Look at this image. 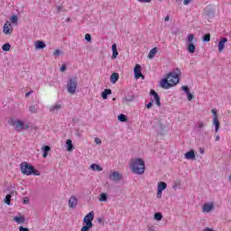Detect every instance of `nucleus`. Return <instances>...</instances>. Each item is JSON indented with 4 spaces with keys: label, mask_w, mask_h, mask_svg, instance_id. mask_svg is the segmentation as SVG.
I'll list each match as a JSON object with an SVG mask.
<instances>
[{
    "label": "nucleus",
    "mask_w": 231,
    "mask_h": 231,
    "mask_svg": "<svg viewBox=\"0 0 231 231\" xmlns=\"http://www.w3.org/2000/svg\"><path fill=\"white\" fill-rule=\"evenodd\" d=\"M180 70L177 72H170L165 79H162L160 82L161 88L162 89H170L180 83Z\"/></svg>",
    "instance_id": "1"
},
{
    "label": "nucleus",
    "mask_w": 231,
    "mask_h": 231,
    "mask_svg": "<svg viewBox=\"0 0 231 231\" xmlns=\"http://www.w3.org/2000/svg\"><path fill=\"white\" fill-rule=\"evenodd\" d=\"M130 169L134 174L142 175L145 172V162L143 159H133L130 162Z\"/></svg>",
    "instance_id": "2"
},
{
    "label": "nucleus",
    "mask_w": 231,
    "mask_h": 231,
    "mask_svg": "<svg viewBox=\"0 0 231 231\" xmlns=\"http://www.w3.org/2000/svg\"><path fill=\"white\" fill-rule=\"evenodd\" d=\"M20 171L24 176H32V174L34 176H41V172L35 170V168L28 162H22L20 164Z\"/></svg>",
    "instance_id": "3"
},
{
    "label": "nucleus",
    "mask_w": 231,
    "mask_h": 231,
    "mask_svg": "<svg viewBox=\"0 0 231 231\" xmlns=\"http://www.w3.org/2000/svg\"><path fill=\"white\" fill-rule=\"evenodd\" d=\"M9 125L14 126V131H23V129H28V125H24V122L19 119L11 118Z\"/></svg>",
    "instance_id": "4"
},
{
    "label": "nucleus",
    "mask_w": 231,
    "mask_h": 231,
    "mask_svg": "<svg viewBox=\"0 0 231 231\" xmlns=\"http://www.w3.org/2000/svg\"><path fill=\"white\" fill-rule=\"evenodd\" d=\"M77 86H79L77 79L76 78L69 79L67 83L68 93H69V95H75V93H77Z\"/></svg>",
    "instance_id": "5"
},
{
    "label": "nucleus",
    "mask_w": 231,
    "mask_h": 231,
    "mask_svg": "<svg viewBox=\"0 0 231 231\" xmlns=\"http://www.w3.org/2000/svg\"><path fill=\"white\" fill-rule=\"evenodd\" d=\"M187 50L189 53H195L196 45H194V34H189L187 37Z\"/></svg>",
    "instance_id": "6"
},
{
    "label": "nucleus",
    "mask_w": 231,
    "mask_h": 231,
    "mask_svg": "<svg viewBox=\"0 0 231 231\" xmlns=\"http://www.w3.org/2000/svg\"><path fill=\"white\" fill-rule=\"evenodd\" d=\"M150 95H151V98H150V101L152 102V103H155L156 106L158 107H160L162 106V98L160 97V96L158 95V92L155 91L154 89H152L150 91Z\"/></svg>",
    "instance_id": "7"
},
{
    "label": "nucleus",
    "mask_w": 231,
    "mask_h": 231,
    "mask_svg": "<svg viewBox=\"0 0 231 231\" xmlns=\"http://www.w3.org/2000/svg\"><path fill=\"white\" fill-rule=\"evenodd\" d=\"M95 219V212L90 211L83 218V225H93V220Z\"/></svg>",
    "instance_id": "8"
},
{
    "label": "nucleus",
    "mask_w": 231,
    "mask_h": 231,
    "mask_svg": "<svg viewBox=\"0 0 231 231\" xmlns=\"http://www.w3.org/2000/svg\"><path fill=\"white\" fill-rule=\"evenodd\" d=\"M134 79H138L142 78V80L145 79V76L142 74V66L140 64H136L134 69Z\"/></svg>",
    "instance_id": "9"
},
{
    "label": "nucleus",
    "mask_w": 231,
    "mask_h": 231,
    "mask_svg": "<svg viewBox=\"0 0 231 231\" xmlns=\"http://www.w3.org/2000/svg\"><path fill=\"white\" fill-rule=\"evenodd\" d=\"M214 209V202H208L202 206L203 214H208Z\"/></svg>",
    "instance_id": "10"
},
{
    "label": "nucleus",
    "mask_w": 231,
    "mask_h": 231,
    "mask_svg": "<svg viewBox=\"0 0 231 231\" xmlns=\"http://www.w3.org/2000/svg\"><path fill=\"white\" fill-rule=\"evenodd\" d=\"M14 32V28L12 27V23L9 21H6L4 25V33L5 35H10Z\"/></svg>",
    "instance_id": "11"
},
{
    "label": "nucleus",
    "mask_w": 231,
    "mask_h": 231,
    "mask_svg": "<svg viewBox=\"0 0 231 231\" xmlns=\"http://www.w3.org/2000/svg\"><path fill=\"white\" fill-rule=\"evenodd\" d=\"M109 179L112 181H116V182L121 181L122 174H120V172L118 171H113L112 173H110Z\"/></svg>",
    "instance_id": "12"
},
{
    "label": "nucleus",
    "mask_w": 231,
    "mask_h": 231,
    "mask_svg": "<svg viewBox=\"0 0 231 231\" xmlns=\"http://www.w3.org/2000/svg\"><path fill=\"white\" fill-rule=\"evenodd\" d=\"M77 205H79V199L75 196L70 197L69 199V208H77Z\"/></svg>",
    "instance_id": "13"
},
{
    "label": "nucleus",
    "mask_w": 231,
    "mask_h": 231,
    "mask_svg": "<svg viewBox=\"0 0 231 231\" xmlns=\"http://www.w3.org/2000/svg\"><path fill=\"white\" fill-rule=\"evenodd\" d=\"M13 220L17 223V225H23V223H25L26 218L23 215L19 214V216L14 217Z\"/></svg>",
    "instance_id": "14"
},
{
    "label": "nucleus",
    "mask_w": 231,
    "mask_h": 231,
    "mask_svg": "<svg viewBox=\"0 0 231 231\" xmlns=\"http://www.w3.org/2000/svg\"><path fill=\"white\" fill-rule=\"evenodd\" d=\"M228 42V39L222 38L218 42V51L219 53H223V50H225V43Z\"/></svg>",
    "instance_id": "15"
},
{
    "label": "nucleus",
    "mask_w": 231,
    "mask_h": 231,
    "mask_svg": "<svg viewBox=\"0 0 231 231\" xmlns=\"http://www.w3.org/2000/svg\"><path fill=\"white\" fill-rule=\"evenodd\" d=\"M184 157L186 158V160H196V152H194V150H191L189 152H187L184 154Z\"/></svg>",
    "instance_id": "16"
},
{
    "label": "nucleus",
    "mask_w": 231,
    "mask_h": 231,
    "mask_svg": "<svg viewBox=\"0 0 231 231\" xmlns=\"http://www.w3.org/2000/svg\"><path fill=\"white\" fill-rule=\"evenodd\" d=\"M212 124L215 127V133H219V126L221 125V123H219V118L213 117Z\"/></svg>",
    "instance_id": "17"
},
{
    "label": "nucleus",
    "mask_w": 231,
    "mask_h": 231,
    "mask_svg": "<svg viewBox=\"0 0 231 231\" xmlns=\"http://www.w3.org/2000/svg\"><path fill=\"white\" fill-rule=\"evenodd\" d=\"M118 79H120V75L118 73H112V75L110 76L111 84H116V82H118Z\"/></svg>",
    "instance_id": "18"
},
{
    "label": "nucleus",
    "mask_w": 231,
    "mask_h": 231,
    "mask_svg": "<svg viewBox=\"0 0 231 231\" xmlns=\"http://www.w3.org/2000/svg\"><path fill=\"white\" fill-rule=\"evenodd\" d=\"M62 109V106L60 104H56L50 108L51 113H59Z\"/></svg>",
    "instance_id": "19"
},
{
    "label": "nucleus",
    "mask_w": 231,
    "mask_h": 231,
    "mask_svg": "<svg viewBox=\"0 0 231 231\" xmlns=\"http://www.w3.org/2000/svg\"><path fill=\"white\" fill-rule=\"evenodd\" d=\"M113 91L109 88H106L102 94L101 97L104 100H107V95H112Z\"/></svg>",
    "instance_id": "20"
},
{
    "label": "nucleus",
    "mask_w": 231,
    "mask_h": 231,
    "mask_svg": "<svg viewBox=\"0 0 231 231\" xmlns=\"http://www.w3.org/2000/svg\"><path fill=\"white\" fill-rule=\"evenodd\" d=\"M42 151L43 152L42 158H48V152L51 151V148L48 145H45L42 148Z\"/></svg>",
    "instance_id": "21"
},
{
    "label": "nucleus",
    "mask_w": 231,
    "mask_h": 231,
    "mask_svg": "<svg viewBox=\"0 0 231 231\" xmlns=\"http://www.w3.org/2000/svg\"><path fill=\"white\" fill-rule=\"evenodd\" d=\"M34 46H35L36 50H42V49L46 48L45 43L43 42H41V41H37L34 43Z\"/></svg>",
    "instance_id": "22"
},
{
    "label": "nucleus",
    "mask_w": 231,
    "mask_h": 231,
    "mask_svg": "<svg viewBox=\"0 0 231 231\" xmlns=\"http://www.w3.org/2000/svg\"><path fill=\"white\" fill-rule=\"evenodd\" d=\"M112 59L115 60L118 57V51L116 50V43L112 45Z\"/></svg>",
    "instance_id": "23"
},
{
    "label": "nucleus",
    "mask_w": 231,
    "mask_h": 231,
    "mask_svg": "<svg viewBox=\"0 0 231 231\" xmlns=\"http://www.w3.org/2000/svg\"><path fill=\"white\" fill-rule=\"evenodd\" d=\"M165 189H167V183L163 181L158 182L157 190L163 191L165 190Z\"/></svg>",
    "instance_id": "24"
},
{
    "label": "nucleus",
    "mask_w": 231,
    "mask_h": 231,
    "mask_svg": "<svg viewBox=\"0 0 231 231\" xmlns=\"http://www.w3.org/2000/svg\"><path fill=\"white\" fill-rule=\"evenodd\" d=\"M156 53H158V49L153 48L149 51L148 59H152L153 57H156Z\"/></svg>",
    "instance_id": "25"
},
{
    "label": "nucleus",
    "mask_w": 231,
    "mask_h": 231,
    "mask_svg": "<svg viewBox=\"0 0 231 231\" xmlns=\"http://www.w3.org/2000/svg\"><path fill=\"white\" fill-rule=\"evenodd\" d=\"M205 127H207V124L205 123V121H198L196 124V128L197 129H205Z\"/></svg>",
    "instance_id": "26"
},
{
    "label": "nucleus",
    "mask_w": 231,
    "mask_h": 231,
    "mask_svg": "<svg viewBox=\"0 0 231 231\" xmlns=\"http://www.w3.org/2000/svg\"><path fill=\"white\" fill-rule=\"evenodd\" d=\"M90 169L91 171H97V172H101V171H103L99 164H91Z\"/></svg>",
    "instance_id": "27"
},
{
    "label": "nucleus",
    "mask_w": 231,
    "mask_h": 231,
    "mask_svg": "<svg viewBox=\"0 0 231 231\" xmlns=\"http://www.w3.org/2000/svg\"><path fill=\"white\" fill-rule=\"evenodd\" d=\"M66 144H67V151H69V152L73 151V143L71 142L70 139H68L66 141Z\"/></svg>",
    "instance_id": "28"
},
{
    "label": "nucleus",
    "mask_w": 231,
    "mask_h": 231,
    "mask_svg": "<svg viewBox=\"0 0 231 231\" xmlns=\"http://www.w3.org/2000/svg\"><path fill=\"white\" fill-rule=\"evenodd\" d=\"M90 228H93V224H84L81 227V231H89Z\"/></svg>",
    "instance_id": "29"
},
{
    "label": "nucleus",
    "mask_w": 231,
    "mask_h": 231,
    "mask_svg": "<svg viewBox=\"0 0 231 231\" xmlns=\"http://www.w3.org/2000/svg\"><path fill=\"white\" fill-rule=\"evenodd\" d=\"M19 21V17H17V15H13L10 18V23L11 24H17V22Z\"/></svg>",
    "instance_id": "30"
},
{
    "label": "nucleus",
    "mask_w": 231,
    "mask_h": 231,
    "mask_svg": "<svg viewBox=\"0 0 231 231\" xmlns=\"http://www.w3.org/2000/svg\"><path fill=\"white\" fill-rule=\"evenodd\" d=\"M154 219L156 221H162V219H163V215H162V213L158 212L154 214Z\"/></svg>",
    "instance_id": "31"
},
{
    "label": "nucleus",
    "mask_w": 231,
    "mask_h": 231,
    "mask_svg": "<svg viewBox=\"0 0 231 231\" xmlns=\"http://www.w3.org/2000/svg\"><path fill=\"white\" fill-rule=\"evenodd\" d=\"M10 48H12V45H10V43H5L2 46L3 51H10Z\"/></svg>",
    "instance_id": "32"
},
{
    "label": "nucleus",
    "mask_w": 231,
    "mask_h": 231,
    "mask_svg": "<svg viewBox=\"0 0 231 231\" xmlns=\"http://www.w3.org/2000/svg\"><path fill=\"white\" fill-rule=\"evenodd\" d=\"M117 120H119V122H127V117L125 115L121 114L117 116Z\"/></svg>",
    "instance_id": "33"
},
{
    "label": "nucleus",
    "mask_w": 231,
    "mask_h": 231,
    "mask_svg": "<svg viewBox=\"0 0 231 231\" xmlns=\"http://www.w3.org/2000/svg\"><path fill=\"white\" fill-rule=\"evenodd\" d=\"M99 201H107V193H101L99 195Z\"/></svg>",
    "instance_id": "34"
},
{
    "label": "nucleus",
    "mask_w": 231,
    "mask_h": 231,
    "mask_svg": "<svg viewBox=\"0 0 231 231\" xmlns=\"http://www.w3.org/2000/svg\"><path fill=\"white\" fill-rule=\"evenodd\" d=\"M11 199H12V195H6L5 199V203H6V205H10Z\"/></svg>",
    "instance_id": "35"
},
{
    "label": "nucleus",
    "mask_w": 231,
    "mask_h": 231,
    "mask_svg": "<svg viewBox=\"0 0 231 231\" xmlns=\"http://www.w3.org/2000/svg\"><path fill=\"white\" fill-rule=\"evenodd\" d=\"M203 41H204V42H209V41H210V34L204 35Z\"/></svg>",
    "instance_id": "36"
},
{
    "label": "nucleus",
    "mask_w": 231,
    "mask_h": 231,
    "mask_svg": "<svg viewBox=\"0 0 231 231\" xmlns=\"http://www.w3.org/2000/svg\"><path fill=\"white\" fill-rule=\"evenodd\" d=\"M181 89H182V91H184V93H186V95H187L188 93H190V91H189V87H187V86L181 87Z\"/></svg>",
    "instance_id": "37"
},
{
    "label": "nucleus",
    "mask_w": 231,
    "mask_h": 231,
    "mask_svg": "<svg viewBox=\"0 0 231 231\" xmlns=\"http://www.w3.org/2000/svg\"><path fill=\"white\" fill-rule=\"evenodd\" d=\"M187 98L190 102V100H192V98H194V95H192V93H190V92H188Z\"/></svg>",
    "instance_id": "38"
},
{
    "label": "nucleus",
    "mask_w": 231,
    "mask_h": 231,
    "mask_svg": "<svg viewBox=\"0 0 231 231\" xmlns=\"http://www.w3.org/2000/svg\"><path fill=\"white\" fill-rule=\"evenodd\" d=\"M211 113H212V115H213V118H219V117L217 116V112L216 111V109H212V110H211Z\"/></svg>",
    "instance_id": "39"
},
{
    "label": "nucleus",
    "mask_w": 231,
    "mask_h": 231,
    "mask_svg": "<svg viewBox=\"0 0 231 231\" xmlns=\"http://www.w3.org/2000/svg\"><path fill=\"white\" fill-rule=\"evenodd\" d=\"M85 39L88 41V42H91V34L87 33V34L85 35Z\"/></svg>",
    "instance_id": "40"
},
{
    "label": "nucleus",
    "mask_w": 231,
    "mask_h": 231,
    "mask_svg": "<svg viewBox=\"0 0 231 231\" xmlns=\"http://www.w3.org/2000/svg\"><path fill=\"white\" fill-rule=\"evenodd\" d=\"M190 3H192V0H184V1H183V5H184L185 6H189V5H190Z\"/></svg>",
    "instance_id": "41"
},
{
    "label": "nucleus",
    "mask_w": 231,
    "mask_h": 231,
    "mask_svg": "<svg viewBox=\"0 0 231 231\" xmlns=\"http://www.w3.org/2000/svg\"><path fill=\"white\" fill-rule=\"evenodd\" d=\"M94 142L95 143H97V145H100V143H102V140H100L99 138H95Z\"/></svg>",
    "instance_id": "42"
},
{
    "label": "nucleus",
    "mask_w": 231,
    "mask_h": 231,
    "mask_svg": "<svg viewBox=\"0 0 231 231\" xmlns=\"http://www.w3.org/2000/svg\"><path fill=\"white\" fill-rule=\"evenodd\" d=\"M59 55H60V50H56V51L53 52V56H54V57H59Z\"/></svg>",
    "instance_id": "43"
},
{
    "label": "nucleus",
    "mask_w": 231,
    "mask_h": 231,
    "mask_svg": "<svg viewBox=\"0 0 231 231\" xmlns=\"http://www.w3.org/2000/svg\"><path fill=\"white\" fill-rule=\"evenodd\" d=\"M30 111H31V113H37V108L32 106L30 107Z\"/></svg>",
    "instance_id": "44"
},
{
    "label": "nucleus",
    "mask_w": 231,
    "mask_h": 231,
    "mask_svg": "<svg viewBox=\"0 0 231 231\" xmlns=\"http://www.w3.org/2000/svg\"><path fill=\"white\" fill-rule=\"evenodd\" d=\"M152 101H150L147 105H146V107L147 109H151L152 107Z\"/></svg>",
    "instance_id": "45"
},
{
    "label": "nucleus",
    "mask_w": 231,
    "mask_h": 231,
    "mask_svg": "<svg viewBox=\"0 0 231 231\" xmlns=\"http://www.w3.org/2000/svg\"><path fill=\"white\" fill-rule=\"evenodd\" d=\"M19 231H30V229L20 226H19Z\"/></svg>",
    "instance_id": "46"
},
{
    "label": "nucleus",
    "mask_w": 231,
    "mask_h": 231,
    "mask_svg": "<svg viewBox=\"0 0 231 231\" xmlns=\"http://www.w3.org/2000/svg\"><path fill=\"white\" fill-rule=\"evenodd\" d=\"M163 191L160 190V189H157V198H162V194Z\"/></svg>",
    "instance_id": "47"
},
{
    "label": "nucleus",
    "mask_w": 231,
    "mask_h": 231,
    "mask_svg": "<svg viewBox=\"0 0 231 231\" xmlns=\"http://www.w3.org/2000/svg\"><path fill=\"white\" fill-rule=\"evenodd\" d=\"M139 3H151L152 0H137Z\"/></svg>",
    "instance_id": "48"
},
{
    "label": "nucleus",
    "mask_w": 231,
    "mask_h": 231,
    "mask_svg": "<svg viewBox=\"0 0 231 231\" xmlns=\"http://www.w3.org/2000/svg\"><path fill=\"white\" fill-rule=\"evenodd\" d=\"M199 152L200 154H205V150H204L203 148H199Z\"/></svg>",
    "instance_id": "49"
},
{
    "label": "nucleus",
    "mask_w": 231,
    "mask_h": 231,
    "mask_svg": "<svg viewBox=\"0 0 231 231\" xmlns=\"http://www.w3.org/2000/svg\"><path fill=\"white\" fill-rule=\"evenodd\" d=\"M60 71H66V65H61Z\"/></svg>",
    "instance_id": "50"
},
{
    "label": "nucleus",
    "mask_w": 231,
    "mask_h": 231,
    "mask_svg": "<svg viewBox=\"0 0 231 231\" xmlns=\"http://www.w3.org/2000/svg\"><path fill=\"white\" fill-rule=\"evenodd\" d=\"M32 93H33V91H29V92H27V93L25 94V97L28 98V97H30V95H31Z\"/></svg>",
    "instance_id": "51"
},
{
    "label": "nucleus",
    "mask_w": 231,
    "mask_h": 231,
    "mask_svg": "<svg viewBox=\"0 0 231 231\" xmlns=\"http://www.w3.org/2000/svg\"><path fill=\"white\" fill-rule=\"evenodd\" d=\"M219 140H220L219 135H217V136H216V142H219Z\"/></svg>",
    "instance_id": "52"
},
{
    "label": "nucleus",
    "mask_w": 231,
    "mask_h": 231,
    "mask_svg": "<svg viewBox=\"0 0 231 231\" xmlns=\"http://www.w3.org/2000/svg\"><path fill=\"white\" fill-rule=\"evenodd\" d=\"M176 187H178V183L174 182L173 189H176Z\"/></svg>",
    "instance_id": "53"
},
{
    "label": "nucleus",
    "mask_w": 231,
    "mask_h": 231,
    "mask_svg": "<svg viewBox=\"0 0 231 231\" xmlns=\"http://www.w3.org/2000/svg\"><path fill=\"white\" fill-rule=\"evenodd\" d=\"M23 203L27 204V203H28V199L25 198V199H23Z\"/></svg>",
    "instance_id": "54"
},
{
    "label": "nucleus",
    "mask_w": 231,
    "mask_h": 231,
    "mask_svg": "<svg viewBox=\"0 0 231 231\" xmlns=\"http://www.w3.org/2000/svg\"><path fill=\"white\" fill-rule=\"evenodd\" d=\"M169 19H170L169 16H166V17L164 18V21L167 22V21H169Z\"/></svg>",
    "instance_id": "55"
},
{
    "label": "nucleus",
    "mask_w": 231,
    "mask_h": 231,
    "mask_svg": "<svg viewBox=\"0 0 231 231\" xmlns=\"http://www.w3.org/2000/svg\"><path fill=\"white\" fill-rule=\"evenodd\" d=\"M97 223H102V218H97Z\"/></svg>",
    "instance_id": "56"
},
{
    "label": "nucleus",
    "mask_w": 231,
    "mask_h": 231,
    "mask_svg": "<svg viewBox=\"0 0 231 231\" xmlns=\"http://www.w3.org/2000/svg\"><path fill=\"white\" fill-rule=\"evenodd\" d=\"M69 18L67 19V22H69Z\"/></svg>",
    "instance_id": "57"
}]
</instances>
